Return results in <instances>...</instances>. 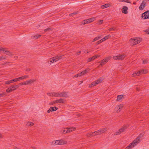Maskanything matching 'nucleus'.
Instances as JSON below:
<instances>
[{
	"mask_svg": "<svg viewBox=\"0 0 149 149\" xmlns=\"http://www.w3.org/2000/svg\"><path fill=\"white\" fill-rule=\"evenodd\" d=\"M143 135L141 134L139 136H138L128 146L126 147V149H130L136 145L138 143H139L141 140L140 138Z\"/></svg>",
	"mask_w": 149,
	"mask_h": 149,
	"instance_id": "obj_1",
	"label": "nucleus"
},
{
	"mask_svg": "<svg viewBox=\"0 0 149 149\" xmlns=\"http://www.w3.org/2000/svg\"><path fill=\"white\" fill-rule=\"evenodd\" d=\"M141 40L139 38H133L130 40V41L131 45H134L139 43Z\"/></svg>",
	"mask_w": 149,
	"mask_h": 149,
	"instance_id": "obj_2",
	"label": "nucleus"
},
{
	"mask_svg": "<svg viewBox=\"0 0 149 149\" xmlns=\"http://www.w3.org/2000/svg\"><path fill=\"white\" fill-rule=\"evenodd\" d=\"M0 52H2L4 54H5L6 55L11 56L12 55L11 53L8 51L6 48H4L1 47H0Z\"/></svg>",
	"mask_w": 149,
	"mask_h": 149,
	"instance_id": "obj_3",
	"label": "nucleus"
},
{
	"mask_svg": "<svg viewBox=\"0 0 149 149\" xmlns=\"http://www.w3.org/2000/svg\"><path fill=\"white\" fill-rule=\"evenodd\" d=\"M61 58H62V56H57L50 58L49 61L50 63H52L58 61Z\"/></svg>",
	"mask_w": 149,
	"mask_h": 149,
	"instance_id": "obj_4",
	"label": "nucleus"
},
{
	"mask_svg": "<svg viewBox=\"0 0 149 149\" xmlns=\"http://www.w3.org/2000/svg\"><path fill=\"white\" fill-rule=\"evenodd\" d=\"M107 130V128L100 129V130L94 132L93 134L94 135H97L98 134H101L104 133Z\"/></svg>",
	"mask_w": 149,
	"mask_h": 149,
	"instance_id": "obj_5",
	"label": "nucleus"
},
{
	"mask_svg": "<svg viewBox=\"0 0 149 149\" xmlns=\"http://www.w3.org/2000/svg\"><path fill=\"white\" fill-rule=\"evenodd\" d=\"M17 86L12 85L6 90L7 93H10L12 91L17 89Z\"/></svg>",
	"mask_w": 149,
	"mask_h": 149,
	"instance_id": "obj_6",
	"label": "nucleus"
},
{
	"mask_svg": "<svg viewBox=\"0 0 149 149\" xmlns=\"http://www.w3.org/2000/svg\"><path fill=\"white\" fill-rule=\"evenodd\" d=\"M57 97H67L68 96V93L65 92H62L60 93H57Z\"/></svg>",
	"mask_w": 149,
	"mask_h": 149,
	"instance_id": "obj_7",
	"label": "nucleus"
},
{
	"mask_svg": "<svg viewBox=\"0 0 149 149\" xmlns=\"http://www.w3.org/2000/svg\"><path fill=\"white\" fill-rule=\"evenodd\" d=\"M95 17H93L84 20L82 23L84 24L89 23L95 20Z\"/></svg>",
	"mask_w": 149,
	"mask_h": 149,
	"instance_id": "obj_8",
	"label": "nucleus"
},
{
	"mask_svg": "<svg viewBox=\"0 0 149 149\" xmlns=\"http://www.w3.org/2000/svg\"><path fill=\"white\" fill-rule=\"evenodd\" d=\"M111 58V57L109 56L105 58L104 59L102 60L100 63V65L101 66L103 65L104 64L108 62L109 60H110Z\"/></svg>",
	"mask_w": 149,
	"mask_h": 149,
	"instance_id": "obj_9",
	"label": "nucleus"
},
{
	"mask_svg": "<svg viewBox=\"0 0 149 149\" xmlns=\"http://www.w3.org/2000/svg\"><path fill=\"white\" fill-rule=\"evenodd\" d=\"M125 56L124 54L118 55L117 56H114L113 57V58L114 60H122L125 57Z\"/></svg>",
	"mask_w": 149,
	"mask_h": 149,
	"instance_id": "obj_10",
	"label": "nucleus"
},
{
	"mask_svg": "<svg viewBox=\"0 0 149 149\" xmlns=\"http://www.w3.org/2000/svg\"><path fill=\"white\" fill-rule=\"evenodd\" d=\"M143 19H146L149 18V11H147L143 13L141 16Z\"/></svg>",
	"mask_w": 149,
	"mask_h": 149,
	"instance_id": "obj_11",
	"label": "nucleus"
},
{
	"mask_svg": "<svg viewBox=\"0 0 149 149\" xmlns=\"http://www.w3.org/2000/svg\"><path fill=\"white\" fill-rule=\"evenodd\" d=\"M103 80V78H100L97 80L93 82L91 85L93 86H96L100 83H101Z\"/></svg>",
	"mask_w": 149,
	"mask_h": 149,
	"instance_id": "obj_12",
	"label": "nucleus"
},
{
	"mask_svg": "<svg viewBox=\"0 0 149 149\" xmlns=\"http://www.w3.org/2000/svg\"><path fill=\"white\" fill-rule=\"evenodd\" d=\"M127 128V127H124L116 132L115 135H119L121 133L124 132L125 130Z\"/></svg>",
	"mask_w": 149,
	"mask_h": 149,
	"instance_id": "obj_13",
	"label": "nucleus"
},
{
	"mask_svg": "<svg viewBox=\"0 0 149 149\" xmlns=\"http://www.w3.org/2000/svg\"><path fill=\"white\" fill-rule=\"evenodd\" d=\"M123 104H120L115 108V110L117 112H119L120 111L121 109L123 108Z\"/></svg>",
	"mask_w": 149,
	"mask_h": 149,
	"instance_id": "obj_14",
	"label": "nucleus"
},
{
	"mask_svg": "<svg viewBox=\"0 0 149 149\" xmlns=\"http://www.w3.org/2000/svg\"><path fill=\"white\" fill-rule=\"evenodd\" d=\"M36 80L34 79H31L30 80H28L25 81L26 85H28L31 84L34 82Z\"/></svg>",
	"mask_w": 149,
	"mask_h": 149,
	"instance_id": "obj_15",
	"label": "nucleus"
},
{
	"mask_svg": "<svg viewBox=\"0 0 149 149\" xmlns=\"http://www.w3.org/2000/svg\"><path fill=\"white\" fill-rule=\"evenodd\" d=\"M65 103V101L64 100L62 99H60L53 101V103L54 104L57 103Z\"/></svg>",
	"mask_w": 149,
	"mask_h": 149,
	"instance_id": "obj_16",
	"label": "nucleus"
},
{
	"mask_svg": "<svg viewBox=\"0 0 149 149\" xmlns=\"http://www.w3.org/2000/svg\"><path fill=\"white\" fill-rule=\"evenodd\" d=\"M58 108L56 107H50L49 109L47 110V112L49 113L51 111H56L57 110Z\"/></svg>",
	"mask_w": 149,
	"mask_h": 149,
	"instance_id": "obj_17",
	"label": "nucleus"
},
{
	"mask_svg": "<svg viewBox=\"0 0 149 149\" xmlns=\"http://www.w3.org/2000/svg\"><path fill=\"white\" fill-rule=\"evenodd\" d=\"M145 6V3L144 1H142L141 5L139 7V9L140 10H143Z\"/></svg>",
	"mask_w": 149,
	"mask_h": 149,
	"instance_id": "obj_18",
	"label": "nucleus"
},
{
	"mask_svg": "<svg viewBox=\"0 0 149 149\" xmlns=\"http://www.w3.org/2000/svg\"><path fill=\"white\" fill-rule=\"evenodd\" d=\"M128 8L125 6H124L122 9V12L124 14H127V12Z\"/></svg>",
	"mask_w": 149,
	"mask_h": 149,
	"instance_id": "obj_19",
	"label": "nucleus"
},
{
	"mask_svg": "<svg viewBox=\"0 0 149 149\" xmlns=\"http://www.w3.org/2000/svg\"><path fill=\"white\" fill-rule=\"evenodd\" d=\"M57 93L53 92L51 93H47V95L48 96L52 97H57Z\"/></svg>",
	"mask_w": 149,
	"mask_h": 149,
	"instance_id": "obj_20",
	"label": "nucleus"
},
{
	"mask_svg": "<svg viewBox=\"0 0 149 149\" xmlns=\"http://www.w3.org/2000/svg\"><path fill=\"white\" fill-rule=\"evenodd\" d=\"M58 142L59 145L65 144L67 143V142L66 141L62 139L58 140Z\"/></svg>",
	"mask_w": 149,
	"mask_h": 149,
	"instance_id": "obj_21",
	"label": "nucleus"
},
{
	"mask_svg": "<svg viewBox=\"0 0 149 149\" xmlns=\"http://www.w3.org/2000/svg\"><path fill=\"white\" fill-rule=\"evenodd\" d=\"M50 144L52 145L55 146L59 145L58 140L50 142Z\"/></svg>",
	"mask_w": 149,
	"mask_h": 149,
	"instance_id": "obj_22",
	"label": "nucleus"
},
{
	"mask_svg": "<svg viewBox=\"0 0 149 149\" xmlns=\"http://www.w3.org/2000/svg\"><path fill=\"white\" fill-rule=\"evenodd\" d=\"M141 74V71H139L138 72H134L132 74V77H135L136 76H139Z\"/></svg>",
	"mask_w": 149,
	"mask_h": 149,
	"instance_id": "obj_23",
	"label": "nucleus"
},
{
	"mask_svg": "<svg viewBox=\"0 0 149 149\" xmlns=\"http://www.w3.org/2000/svg\"><path fill=\"white\" fill-rule=\"evenodd\" d=\"M29 77V76L26 75L23 76L19 77V80H23L26 79H27Z\"/></svg>",
	"mask_w": 149,
	"mask_h": 149,
	"instance_id": "obj_24",
	"label": "nucleus"
},
{
	"mask_svg": "<svg viewBox=\"0 0 149 149\" xmlns=\"http://www.w3.org/2000/svg\"><path fill=\"white\" fill-rule=\"evenodd\" d=\"M110 6V4L107 3L102 5L101 6V8L102 9L105 8Z\"/></svg>",
	"mask_w": 149,
	"mask_h": 149,
	"instance_id": "obj_25",
	"label": "nucleus"
},
{
	"mask_svg": "<svg viewBox=\"0 0 149 149\" xmlns=\"http://www.w3.org/2000/svg\"><path fill=\"white\" fill-rule=\"evenodd\" d=\"M97 58V56H94L92 57L89 58L88 60V62H89L91 61L92 60H93L95 59L96 58Z\"/></svg>",
	"mask_w": 149,
	"mask_h": 149,
	"instance_id": "obj_26",
	"label": "nucleus"
},
{
	"mask_svg": "<svg viewBox=\"0 0 149 149\" xmlns=\"http://www.w3.org/2000/svg\"><path fill=\"white\" fill-rule=\"evenodd\" d=\"M123 95H118L117 96V100L120 101L122 98H123Z\"/></svg>",
	"mask_w": 149,
	"mask_h": 149,
	"instance_id": "obj_27",
	"label": "nucleus"
},
{
	"mask_svg": "<svg viewBox=\"0 0 149 149\" xmlns=\"http://www.w3.org/2000/svg\"><path fill=\"white\" fill-rule=\"evenodd\" d=\"M88 69H86L83 71L81 72V73L82 74L83 76L84 75L86 74L89 71Z\"/></svg>",
	"mask_w": 149,
	"mask_h": 149,
	"instance_id": "obj_28",
	"label": "nucleus"
},
{
	"mask_svg": "<svg viewBox=\"0 0 149 149\" xmlns=\"http://www.w3.org/2000/svg\"><path fill=\"white\" fill-rule=\"evenodd\" d=\"M111 37V36L110 35H107L104 38H103L102 39V40H103V41H104L108 39V38H109Z\"/></svg>",
	"mask_w": 149,
	"mask_h": 149,
	"instance_id": "obj_29",
	"label": "nucleus"
},
{
	"mask_svg": "<svg viewBox=\"0 0 149 149\" xmlns=\"http://www.w3.org/2000/svg\"><path fill=\"white\" fill-rule=\"evenodd\" d=\"M69 132H70L74 131L75 129V128L74 127H70L68 128Z\"/></svg>",
	"mask_w": 149,
	"mask_h": 149,
	"instance_id": "obj_30",
	"label": "nucleus"
},
{
	"mask_svg": "<svg viewBox=\"0 0 149 149\" xmlns=\"http://www.w3.org/2000/svg\"><path fill=\"white\" fill-rule=\"evenodd\" d=\"M5 84H9L10 83H13V81H12V79L10 80H8L6 81L5 82Z\"/></svg>",
	"mask_w": 149,
	"mask_h": 149,
	"instance_id": "obj_31",
	"label": "nucleus"
},
{
	"mask_svg": "<svg viewBox=\"0 0 149 149\" xmlns=\"http://www.w3.org/2000/svg\"><path fill=\"white\" fill-rule=\"evenodd\" d=\"M41 35H36L35 36H32L31 38H35V39H37L41 36Z\"/></svg>",
	"mask_w": 149,
	"mask_h": 149,
	"instance_id": "obj_32",
	"label": "nucleus"
},
{
	"mask_svg": "<svg viewBox=\"0 0 149 149\" xmlns=\"http://www.w3.org/2000/svg\"><path fill=\"white\" fill-rule=\"evenodd\" d=\"M139 71H141V73L143 74H146L148 72V71L147 70L144 69L141 70Z\"/></svg>",
	"mask_w": 149,
	"mask_h": 149,
	"instance_id": "obj_33",
	"label": "nucleus"
},
{
	"mask_svg": "<svg viewBox=\"0 0 149 149\" xmlns=\"http://www.w3.org/2000/svg\"><path fill=\"white\" fill-rule=\"evenodd\" d=\"M6 56L5 55H3L0 56V61L6 59Z\"/></svg>",
	"mask_w": 149,
	"mask_h": 149,
	"instance_id": "obj_34",
	"label": "nucleus"
},
{
	"mask_svg": "<svg viewBox=\"0 0 149 149\" xmlns=\"http://www.w3.org/2000/svg\"><path fill=\"white\" fill-rule=\"evenodd\" d=\"M101 37L100 36H98L96 37H95L93 40V42H94L95 41L97 40H98L100 38H101Z\"/></svg>",
	"mask_w": 149,
	"mask_h": 149,
	"instance_id": "obj_35",
	"label": "nucleus"
},
{
	"mask_svg": "<svg viewBox=\"0 0 149 149\" xmlns=\"http://www.w3.org/2000/svg\"><path fill=\"white\" fill-rule=\"evenodd\" d=\"M34 125V123L31 122H28L26 125L28 126H31Z\"/></svg>",
	"mask_w": 149,
	"mask_h": 149,
	"instance_id": "obj_36",
	"label": "nucleus"
},
{
	"mask_svg": "<svg viewBox=\"0 0 149 149\" xmlns=\"http://www.w3.org/2000/svg\"><path fill=\"white\" fill-rule=\"evenodd\" d=\"M93 133L94 132H92L89 133H88L87 134L86 136L88 137H89L90 136H94Z\"/></svg>",
	"mask_w": 149,
	"mask_h": 149,
	"instance_id": "obj_37",
	"label": "nucleus"
},
{
	"mask_svg": "<svg viewBox=\"0 0 149 149\" xmlns=\"http://www.w3.org/2000/svg\"><path fill=\"white\" fill-rule=\"evenodd\" d=\"M19 81H20L19 77L12 79V81H13V83Z\"/></svg>",
	"mask_w": 149,
	"mask_h": 149,
	"instance_id": "obj_38",
	"label": "nucleus"
},
{
	"mask_svg": "<svg viewBox=\"0 0 149 149\" xmlns=\"http://www.w3.org/2000/svg\"><path fill=\"white\" fill-rule=\"evenodd\" d=\"M68 131L69 130H68V128L65 129L63 130V133H68V132H69Z\"/></svg>",
	"mask_w": 149,
	"mask_h": 149,
	"instance_id": "obj_39",
	"label": "nucleus"
},
{
	"mask_svg": "<svg viewBox=\"0 0 149 149\" xmlns=\"http://www.w3.org/2000/svg\"><path fill=\"white\" fill-rule=\"evenodd\" d=\"M116 28L113 27H112V28H109V31H115L116 30Z\"/></svg>",
	"mask_w": 149,
	"mask_h": 149,
	"instance_id": "obj_40",
	"label": "nucleus"
},
{
	"mask_svg": "<svg viewBox=\"0 0 149 149\" xmlns=\"http://www.w3.org/2000/svg\"><path fill=\"white\" fill-rule=\"evenodd\" d=\"M78 12H74V13H71L69 15V16H71L72 15H76L77 14Z\"/></svg>",
	"mask_w": 149,
	"mask_h": 149,
	"instance_id": "obj_41",
	"label": "nucleus"
},
{
	"mask_svg": "<svg viewBox=\"0 0 149 149\" xmlns=\"http://www.w3.org/2000/svg\"><path fill=\"white\" fill-rule=\"evenodd\" d=\"M52 29L51 28H48L45 29L44 31L46 32L48 31H50Z\"/></svg>",
	"mask_w": 149,
	"mask_h": 149,
	"instance_id": "obj_42",
	"label": "nucleus"
},
{
	"mask_svg": "<svg viewBox=\"0 0 149 149\" xmlns=\"http://www.w3.org/2000/svg\"><path fill=\"white\" fill-rule=\"evenodd\" d=\"M120 1L125 2H127L128 3H130L129 1L128 0H119Z\"/></svg>",
	"mask_w": 149,
	"mask_h": 149,
	"instance_id": "obj_43",
	"label": "nucleus"
},
{
	"mask_svg": "<svg viewBox=\"0 0 149 149\" xmlns=\"http://www.w3.org/2000/svg\"><path fill=\"white\" fill-rule=\"evenodd\" d=\"M148 63V61L146 60H144L143 61V64H146Z\"/></svg>",
	"mask_w": 149,
	"mask_h": 149,
	"instance_id": "obj_44",
	"label": "nucleus"
},
{
	"mask_svg": "<svg viewBox=\"0 0 149 149\" xmlns=\"http://www.w3.org/2000/svg\"><path fill=\"white\" fill-rule=\"evenodd\" d=\"M103 40H102V39L98 41H97V45H98L99 44H100V43L102 42H103Z\"/></svg>",
	"mask_w": 149,
	"mask_h": 149,
	"instance_id": "obj_45",
	"label": "nucleus"
},
{
	"mask_svg": "<svg viewBox=\"0 0 149 149\" xmlns=\"http://www.w3.org/2000/svg\"><path fill=\"white\" fill-rule=\"evenodd\" d=\"M103 22V20H100L99 21L98 23L99 25H100L102 24Z\"/></svg>",
	"mask_w": 149,
	"mask_h": 149,
	"instance_id": "obj_46",
	"label": "nucleus"
},
{
	"mask_svg": "<svg viewBox=\"0 0 149 149\" xmlns=\"http://www.w3.org/2000/svg\"><path fill=\"white\" fill-rule=\"evenodd\" d=\"M20 85H26L25 82H21L20 83Z\"/></svg>",
	"mask_w": 149,
	"mask_h": 149,
	"instance_id": "obj_47",
	"label": "nucleus"
},
{
	"mask_svg": "<svg viewBox=\"0 0 149 149\" xmlns=\"http://www.w3.org/2000/svg\"><path fill=\"white\" fill-rule=\"evenodd\" d=\"M148 34H149V29L146 30L145 31Z\"/></svg>",
	"mask_w": 149,
	"mask_h": 149,
	"instance_id": "obj_48",
	"label": "nucleus"
},
{
	"mask_svg": "<svg viewBox=\"0 0 149 149\" xmlns=\"http://www.w3.org/2000/svg\"><path fill=\"white\" fill-rule=\"evenodd\" d=\"M5 94L6 93H0V97H3V95Z\"/></svg>",
	"mask_w": 149,
	"mask_h": 149,
	"instance_id": "obj_49",
	"label": "nucleus"
},
{
	"mask_svg": "<svg viewBox=\"0 0 149 149\" xmlns=\"http://www.w3.org/2000/svg\"><path fill=\"white\" fill-rule=\"evenodd\" d=\"M81 52V51H79L78 52H77L76 53V54L77 55H78L80 54Z\"/></svg>",
	"mask_w": 149,
	"mask_h": 149,
	"instance_id": "obj_50",
	"label": "nucleus"
},
{
	"mask_svg": "<svg viewBox=\"0 0 149 149\" xmlns=\"http://www.w3.org/2000/svg\"><path fill=\"white\" fill-rule=\"evenodd\" d=\"M26 70L27 71H29L31 70V69L30 68H28Z\"/></svg>",
	"mask_w": 149,
	"mask_h": 149,
	"instance_id": "obj_51",
	"label": "nucleus"
},
{
	"mask_svg": "<svg viewBox=\"0 0 149 149\" xmlns=\"http://www.w3.org/2000/svg\"><path fill=\"white\" fill-rule=\"evenodd\" d=\"M78 75H77V74L75 75L74 76V77H78Z\"/></svg>",
	"mask_w": 149,
	"mask_h": 149,
	"instance_id": "obj_52",
	"label": "nucleus"
},
{
	"mask_svg": "<svg viewBox=\"0 0 149 149\" xmlns=\"http://www.w3.org/2000/svg\"><path fill=\"white\" fill-rule=\"evenodd\" d=\"M31 148H32V149H36V147H32Z\"/></svg>",
	"mask_w": 149,
	"mask_h": 149,
	"instance_id": "obj_53",
	"label": "nucleus"
},
{
	"mask_svg": "<svg viewBox=\"0 0 149 149\" xmlns=\"http://www.w3.org/2000/svg\"><path fill=\"white\" fill-rule=\"evenodd\" d=\"M2 137H3V136H2V135H1V134H0V138H2Z\"/></svg>",
	"mask_w": 149,
	"mask_h": 149,
	"instance_id": "obj_54",
	"label": "nucleus"
},
{
	"mask_svg": "<svg viewBox=\"0 0 149 149\" xmlns=\"http://www.w3.org/2000/svg\"><path fill=\"white\" fill-rule=\"evenodd\" d=\"M20 85V84H19V85H16V86H17V88Z\"/></svg>",
	"mask_w": 149,
	"mask_h": 149,
	"instance_id": "obj_55",
	"label": "nucleus"
},
{
	"mask_svg": "<svg viewBox=\"0 0 149 149\" xmlns=\"http://www.w3.org/2000/svg\"><path fill=\"white\" fill-rule=\"evenodd\" d=\"M79 74L80 75V77L81 76H83L82 74L81 73V72L79 73Z\"/></svg>",
	"mask_w": 149,
	"mask_h": 149,
	"instance_id": "obj_56",
	"label": "nucleus"
},
{
	"mask_svg": "<svg viewBox=\"0 0 149 149\" xmlns=\"http://www.w3.org/2000/svg\"><path fill=\"white\" fill-rule=\"evenodd\" d=\"M79 74L80 75V77L81 76H83L82 74L81 73V72L79 73Z\"/></svg>",
	"mask_w": 149,
	"mask_h": 149,
	"instance_id": "obj_57",
	"label": "nucleus"
},
{
	"mask_svg": "<svg viewBox=\"0 0 149 149\" xmlns=\"http://www.w3.org/2000/svg\"><path fill=\"white\" fill-rule=\"evenodd\" d=\"M54 103H53V102H50V103H49V104H54Z\"/></svg>",
	"mask_w": 149,
	"mask_h": 149,
	"instance_id": "obj_58",
	"label": "nucleus"
},
{
	"mask_svg": "<svg viewBox=\"0 0 149 149\" xmlns=\"http://www.w3.org/2000/svg\"><path fill=\"white\" fill-rule=\"evenodd\" d=\"M77 74V75H78V77H80V75L79 74V73L78 74Z\"/></svg>",
	"mask_w": 149,
	"mask_h": 149,
	"instance_id": "obj_59",
	"label": "nucleus"
},
{
	"mask_svg": "<svg viewBox=\"0 0 149 149\" xmlns=\"http://www.w3.org/2000/svg\"><path fill=\"white\" fill-rule=\"evenodd\" d=\"M15 149H20L19 148H17V147H15Z\"/></svg>",
	"mask_w": 149,
	"mask_h": 149,
	"instance_id": "obj_60",
	"label": "nucleus"
},
{
	"mask_svg": "<svg viewBox=\"0 0 149 149\" xmlns=\"http://www.w3.org/2000/svg\"><path fill=\"white\" fill-rule=\"evenodd\" d=\"M136 4V2H134L133 3V4Z\"/></svg>",
	"mask_w": 149,
	"mask_h": 149,
	"instance_id": "obj_61",
	"label": "nucleus"
},
{
	"mask_svg": "<svg viewBox=\"0 0 149 149\" xmlns=\"http://www.w3.org/2000/svg\"><path fill=\"white\" fill-rule=\"evenodd\" d=\"M15 58H17V56H15Z\"/></svg>",
	"mask_w": 149,
	"mask_h": 149,
	"instance_id": "obj_62",
	"label": "nucleus"
},
{
	"mask_svg": "<svg viewBox=\"0 0 149 149\" xmlns=\"http://www.w3.org/2000/svg\"><path fill=\"white\" fill-rule=\"evenodd\" d=\"M96 56H97V57H100V55H96Z\"/></svg>",
	"mask_w": 149,
	"mask_h": 149,
	"instance_id": "obj_63",
	"label": "nucleus"
},
{
	"mask_svg": "<svg viewBox=\"0 0 149 149\" xmlns=\"http://www.w3.org/2000/svg\"><path fill=\"white\" fill-rule=\"evenodd\" d=\"M89 52L88 51H87L86 53H88Z\"/></svg>",
	"mask_w": 149,
	"mask_h": 149,
	"instance_id": "obj_64",
	"label": "nucleus"
}]
</instances>
